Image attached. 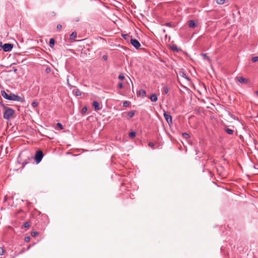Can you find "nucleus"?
Here are the masks:
<instances>
[{"mask_svg":"<svg viewBox=\"0 0 258 258\" xmlns=\"http://www.w3.org/2000/svg\"><path fill=\"white\" fill-rule=\"evenodd\" d=\"M0 105L5 110L3 115L4 118L7 120H10L13 118L15 114L14 110L11 108L6 106L3 102H0Z\"/></svg>","mask_w":258,"mask_h":258,"instance_id":"f257e3e1","label":"nucleus"},{"mask_svg":"<svg viewBox=\"0 0 258 258\" xmlns=\"http://www.w3.org/2000/svg\"><path fill=\"white\" fill-rule=\"evenodd\" d=\"M1 94L5 99L8 100L18 101L21 102L24 101V98L13 93L8 94L5 91H2Z\"/></svg>","mask_w":258,"mask_h":258,"instance_id":"f03ea898","label":"nucleus"},{"mask_svg":"<svg viewBox=\"0 0 258 258\" xmlns=\"http://www.w3.org/2000/svg\"><path fill=\"white\" fill-rule=\"evenodd\" d=\"M43 157V153L41 150L36 152L35 155V160L37 164L40 163Z\"/></svg>","mask_w":258,"mask_h":258,"instance_id":"7ed1b4c3","label":"nucleus"},{"mask_svg":"<svg viewBox=\"0 0 258 258\" xmlns=\"http://www.w3.org/2000/svg\"><path fill=\"white\" fill-rule=\"evenodd\" d=\"M13 44L11 43H6L3 45V49L5 52L11 51L13 48Z\"/></svg>","mask_w":258,"mask_h":258,"instance_id":"20e7f679","label":"nucleus"},{"mask_svg":"<svg viewBox=\"0 0 258 258\" xmlns=\"http://www.w3.org/2000/svg\"><path fill=\"white\" fill-rule=\"evenodd\" d=\"M130 43L136 49H138L141 46L139 41L135 39L131 38L130 40Z\"/></svg>","mask_w":258,"mask_h":258,"instance_id":"39448f33","label":"nucleus"},{"mask_svg":"<svg viewBox=\"0 0 258 258\" xmlns=\"http://www.w3.org/2000/svg\"><path fill=\"white\" fill-rule=\"evenodd\" d=\"M163 116L169 124L172 123V116L170 115V114L165 111L163 113Z\"/></svg>","mask_w":258,"mask_h":258,"instance_id":"423d86ee","label":"nucleus"},{"mask_svg":"<svg viewBox=\"0 0 258 258\" xmlns=\"http://www.w3.org/2000/svg\"><path fill=\"white\" fill-rule=\"evenodd\" d=\"M235 80L241 84H246L248 82V80L247 79L241 76L236 77Z\"/></svg>","mask_w":258,"mask_h":258,"instance_id":"0eeeda50","label":"nucleus"},{"mask_svg":"<svg viewBox=\"0 0 258 258\" xmlns=\"http://www.w3.org/2000/svg\"><path fill=\"white\" fill-rule=\"evenodd\" d=\"M171 50L176 52H179L181 51V49L178 47L176 44H172L170 45Z\"/></svg>","mask_w":258,"mask_h":258,"instance_id":"6e6552de","label":"nucleus"},{"mask_svg":"<svg viewBox=\"0 0 258 258\" xmlns=\"http://www.w3.org/2000/svg\"><path fill=\"white\" fill-rule=\"evenodd\" d=\"M92 105L96 111L99 110L101 108L99 103L97 101H94L93 102Z\"/></svg>","mask_w":258,"mask_h":258,"instance_id":"1a4fd4ad","label":"nucleus"},{"mask_svg":"<svg viewBox=\"0 0 258 258\" xmlns=\"http://www.w3.org/2000/svg\"><path fill=\"white\" fill-rule=\"evenodd\" d=\"M188 26L189 28H194L197 26V24L194 20L188 21Z\"/></svg>","mask_w":258,"mask_h":258,"instance_id":"9d476101","label":"nucleus"},{"mask_svg":"<svg viewBox=\"0 0 258 258\" xmlns=\"http://www.w3.org/2000/svg\"><path fill=\"white\" fill-rule=\"evenodd\" d=\"M150 99L151 101L155 102L158 100L157 96L154 93L152 94L150 97Z\"/></svg>","mask_w":258,"mask_h":258,"instance_id":"9b49d317","label":"nucleus"},{"mask_svg":"<svg viewBox=\"0 0 258 258\" xmlns=\"http://www.w3.org/2000/svg\"><path fill=\"white\" fill-rule=\"evenodd\" d=\"M179 74L180 76H181V77L184 78L187 80H190L189 77H188L186 76V74L183 71H180L179 72Z\"/></svg>","mask_w":258,"mask_h":258,"instance_id":"f8f14e48","label":"nucleus"},{"mask_svg":"<svg viewBox=\"0 0 258 258\" xmlns=\"http://www.w3.org/2000/svg\"><path fill=\"white\" fill-rule=\"evenodd\" d=\"M73 92L75 94L76 96H81L82 95L81 92L80 91V90L77 89L75 90H73Z\"/></svg>","mask_w":258,"mask_h":258,"instance_id":"ddd939ff","label":"nucleus"},{"mask_svg":"<svg viewBox=\"0 0 258 258\" xmlns=\"http://www.w3.org/2000/svg\"><path fill=\"white\" fill-rule=\"evenodd\" d=\"M54 43H55V40L53 38H50V40H49V46L51 47V48H52L53 47L54 45Z\"/></svg>","mask_w":258,"mask_h":258,"instance_id":"4468645a","label":"nucleus"},{"mask_svg":"<svg viewBox=\"0 0 258 258\" xmlns=\"http://www.w3.org/2000/svg\"><path fill=\"white\" fill-rule=\"evenodd\" d=\"M77 34L76 32H73L70 35V39H75L77 37Z\"/></svg>","mask_w":258,"mask_h":258,"instance_id":"2eb2a0df","label":"nucleus"},{"mask_svg":"<svg viewBox=\"0 0 258 258\" xmlns=\"http://www.w3.org/2000/svg\"><path fill=\"white\" fill-rule=\"evenodd\" d=\"M139 94L140 96H141L142 97H144L146 96V91L144 90H141L139 92Z\"/></svg>","mask_w":258,"mask_h":258,"instance_id":"dca6fc26","label":"nucleus"},{"mask_svg":"<svg viewBox=\"0 0 258 258\" xmlns=\"http://www.w3.org/2000/svg\"><path fill=\"white\" fill-rule=\"evenodd\" d=\"M135 111H131L128 112L127 116L129 118H132L135 115Z\"/></svg>","mask_w":258,"mask_h":258,"instance_id":"f3484780","label":"nucleus"},{"mask_svg":"<svg viewBox=\"0 0 258 258\" xmlns=\"http://www.w3.org/2000/svg\"><path fill=\"white\" fill-rule=\"evenodd\" d=\"M225 131L227 134H228L229 135H232L233 133V131L229 128H225Z\"/></svg>","mask_w":258,"mask_h":258,"instance_id":"a211bd4d","label":"nucleus"},{"mask_svg":"<svg viewBox=\"0 0 258 258\" xmlns=\"http://www.w3.org/2000/svg\"><path fill=\"white\" fill-rule=\"evenodd\" d=\"M182 136L185 139H188L190 138L189 135L186 133H183Z\"/></svg>","mask_w":258,"mask_h":258,"instance_id":"6ab92c4d","label":"nucleus"},{"mask_svg":"<svg viewBox=\"0 0 258 258\" xmlns=\"http://www.w3.org/2000/svg\"><path fill=\"white\" fill-rule=\"evenodd\" d=\"M216 2L217 4L221 5L224 4L225 0H216Z\"/></svg>","mask_w":258,"mask_h":258,"instance_id":"aec40b11","label":"nucleus"},{"mask_svg":"<svg viewBox=\"0 0 258 258\" xmlns=\"http://www.w3.org/2000/svg\"><path fill=\"white\" fill-rule=\"evenodd\" d=\"M136 132H132L130 133L129 137L131 138H134L136 136Z\"/></svg>","mask_w":258,"mask_h":258,"instance_id":"412c9836","label":"nucleus"},{"mask_svg":"<svg viewBox=\"0 0 258 258\" xmlns=\"http://www.w3.org/2000/svg\"><path fill=\"white\" fill-rule=\"evenodd\" d=\"M202 56L204 57V58L208 60H210V57L207 55L206 53H202Z\"/></svg>","mask_w":258,"mask_h":258,"instance_id":"4be33fe9","label":"nucleus"},{"mask_svg":"<svg viewBox=\"0 0 258 258\" xmlns=\"http://www.w3.org/2000/svg\"><path fill=\"white\" fill-rule=\"evenodd\" d=\"M168 88L166 86H164L163 87V92L164 93V94H167L168 93Z\"/></svg>","mask_w":258,"mask_h":258,"instance_id":"5701e85b","label":"nucleus"},{"mask_svg":"<svg viewBox=\"0 0 258 258\" xmlns=\"http://www.w3.org/2000/svg\"><path fill=\"white\" fill-rule=\"evenodd\" d=\"M31 235L32 237H35L38 235V233L37 231H32Z\"/></svg>","mask_w":258,"mask_h":258,"instance_id":"b1692460","label":"nucleus"},{"mask_svg":"<svg viewBox=\"0 0 258 258\" xmlns=\"http://www.w3.org/2000/svg\"><path fill=\"white\" fill-rule=\"evenodd\" d=\"M23 226L25 228H29L30 227V224L28 222H25L23 223Z\"/></svg>","mask_w":258,"mask_h":258,"instance_id":"393cba45","label":"nucleus"},{"mask_svg":"<svg viewBox=\"0 0 258 258\" xmlns=\"http://www.w3.org/2000/svg\"><path fill=\"white\" fill-rule=\"evenodd\" d=\"M122 36L125 40H128V38H130V36L128 34H122Z\"/></svg>","mask_w":258,"mask_h":258,"instance_id":"a878e982","label":"nucleus"},{"mask_svg":"<svg viewBox=\"0 0 258 258\" xmlns=\"http://www.w3.org/2000/svg\"><path fill=\"white\" fill-rule=\"evenodd\" d=\"M5 252V250L1 247H0V255H3Z\"/></svg>","mask_w":258,"mask_h":258,"instance_id":"bb28decb","label":"nucleus"},{"mask_svg":"<svg viewBox=\"0 0 258 258\" xmlns=\"http://www.w3.org/2000/svg\"><path fill=\"white\" fill-rule=\"evenodd\" d=\"M252 61L254 62L258 61V56H254L252 57Z\"/></svg>","mask_w":258,"mask_h":258,"instance_id":"cd10ccee","label":"nucleus"},{"mask_svg":"<svg viewBox=\"0 0 258 258\" xmlns=\"http://www.w3.org/2000/svg\"><path fill=\"white\" fill-rule=\"evenodd\" d=\"M130 105V102L128 101H124L123 102V106L124 107H127Z\"/></svg>","mask_w":258,"mask_h":258,"instance_id":"c85d7f7f","label":"nucleus"},{"mask_svg":"<svg viewBox=\"0 0 258 258\" xmlns=\"http://www.w3.org/2000/svg\"><path fill=\"white\" fill-rule=\"evenodd\" d=\"M29 160V158H28V159H27V160H25V162H23V163H22V168H23L25 167V165L28 163V162L27 161V160Z\"/></svg>","mask_w":258,"mask_h":258,"instance_id":"c756f323","label":"nucleus"},{"mask_svg":"<svg viewBox=\"0 0 258 258\" xmlns=\"http://www.w3.org/2000/svg\"><path fill=\"white\" fill-rule=\"evenodd\" d=\"M118 79L122 81L125 79V77L122 74H120L118 76Z\"/></svg>","mask_w":258,"mask_h":258,"instance_id":"7c9ffc66","label":"nucleus"},{"mask_svg":"<svg viewBox=\"0 0 258 258\" xmlns=\"http://www.w3.org/2000/svg\"><path fill=\"white\" fill-rule=\"evenodd\" d=\"M32 106L33 107H35L37 106L38 105V102H36V101H33L32 103Z\"/></svg>","mask_w":258,"mask_h":258,"instance_id":"2f4dec72","label":"nucleus"},{"mask_svg":"<svg viewBox=\"0 0 258 258\" xmlns=\"http://www.w3.org/2000/svg\"><path fill=\"white\" fill-rule=\"evenodd\" d=\"M87 111V108L86 106H85L82 109V113H85Z\"/></svg>","mask_w":258,"mask_h":258,"instance_id":"473e14b6","label":"nucleus"},{"mask_svg":"<svg viewBox=\"0 0 258 258\" xmlns=\"http://www.w3.org/2000/svg\"><path fill=\"white\" fill-rule=\"evenodd\" d=\"M67 84H68V85L69 86V87L72 89L73 87H75V86H73L72 85H71L70 84V82H69V78H68L67 79Z\"/></svg>","mask_w":258,"mask_h":258,"instance_id":"72a5a7b5","label":"nucleus"},{"mask_svg":"<svg viewBox=\"0 0 258 258\" xmlns=\"http://www.w3.org/2000/svg\"><path fill=\"white\" fill-rule=\"evenodd\" d=\"M30 237L29 236H26L25 237L24 240L25 242H28L30 241Z\"/></svg>","mask_w":258,"mask_h":258,"instance_id":"f704fd0d","label":"nucleus"},{"mask_svg":"<svg viewBox=\"0 0 258 258\" xmlns=\"http://www.w3.org/2000/svg\"><path fill=\"white\" fill-rule=\"evenodd\" d=\"M118 87L119 88V89H122L123 88V85L122 83H119L118 84Z\"/></svg>","mask_w":258,"mask_h":258,"instance_id":"c9c22d12","label":"nucleus"},{"mask_svg":"<svg viewBox=\"0 0 258 258\" xmlns=\"http://www.w3.org/2000/svg\"><path fill=\"white\" fill-rule=\"evenodd\" d=\"M57 126H58L61 130H62L63 129V126L61 124V123H57Z\"/></svg>","mask_w":258,"mask_h":258,"instance_id":"e433bc0d","label":"nucleus"},{"mask_svg":"<svg viewBox=\"0 0 258 258\" xmlns=\"http://www.w3.org/2000/svg\"><path fill=\"white\" fill-rule=\"evenodd\" d=\"M148 146L152 148H154V144L152 142H150L148 144Z\"/></svg>","mask_w":258,"mask_h":258,"instance_id":"4c0bfd02","label":"nucleus"},{"mask_svg":"<svg viewBox=\"0 0 258 258\" xmlns=\"http://www.w3.org/2000/svg\"><path fill=\"white\" fill-rule=\"evenodd\" d=\"M50 71H51L50 68H49V67H47L46 70H45V72L47 73H50Z\"/></svg>","mask_w":258,"mask_h":258,"instance_id":"58836bf2","label":"nucleus"},{"mask_svg":"<svg viewBox=\"0 0 258 258\" xmlns=\"http://www.w3.org/2000/svg\"><path fill=\"white\" fill-rule=\"evenodd\" d=\"M61 28H62V26H61V24H58V25H57V29L58 30H60V29H61Z\"/></svg>","mask_w":258,"mask_h":258,"instance_id":"ea45409f","label":"nucleus"},{"mask_svg":"<svg viewBox=\"0 0 258 258\" xmlns=\"http://www.w3.org/2000/svg\"><path fill=\"white\" fill-rule=\"evenodd\" d=\"M3 44H2V42L1 41H0V50L3 49Z\"/></svg>","mask_w":258,"mask_h":258,"instance_id":"a19ab883","label":"nucleus"},{"mask_svg":"<svg viewBox=\"0 0 258 258\" xmlns=\"http://www.w3.org/2000/svg\"><path fill=\"white\" fill-rule=\"evenodd\" d=\"M165 25H166V26H168V27H170L171 26V24L170 23H167Z\"/></svg>","mask_w":258,"mask_h":258,"instance_id":"79ce46f5","label":"nucleus"},{"mask_svg":"<svg viewBox=\"0 0 258 258\" xmlns=\"http://www.w3.org/2000/svg\"><path fill=\"white\" fill-rule=\"evenodd\" d=\"M103 58L104 59V60H106L107 58V56L105 55H103Z\"/></svg>","mask_w":258,"mask_h":258,"instance_id":"37998d69","label":"nucleus"},{"mask_svg":"<svg viewBox=\"0 0 258 258\" xmlns=\"http://www.w3.org/2000/svg\"><path fill=\"white\" fill-rule=\"evenodd\" d=\"M255 94L257 96H258V90L256 91Z\"/></svg>","mask_w":258,"mask_h":258,"instance_id":"c03bdc74","label":"nucleus"},{"mask_svg":"<svg viewBox=\"0 0 258 258\" xmlns=\"http://www.w3.org/2000/svg\"><path fill=\"white\" fill-rule=\"evenodd\" d=\"M20 158V154L19 155V157H18V160H19Z\"/></svg>","mask_w":258,"mask_h":258,"instance_id":"a18cd8bd","label":"nucleus"},{"mask_svg":"<svg viewBox=\"0 0 258 258\" xmlns=\"http://www.w3.org/2000/svg\"><path fill=\"white\" fill-rule=\"evenodd\" d=\"M14 71H15V72L17 71V69H15V70H14Z\"/></svg>","mask_w":258,"mask_h":258,"instance_id":"49530a36","label":"nucleus"}]
</instances>
